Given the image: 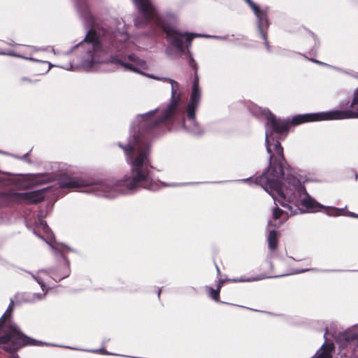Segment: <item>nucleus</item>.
Returning <instances> with one entry per match:
<instances>
[{
    "label": "nucleus",
    "instance_id": "aec40b11",
    "mask_svg": "<svg viewBox=\"0 0 358 358\" xmlns=\"http://www.w3.org/2000/svg\"><path fill=\"white\" fill-rule=\"evenodd\" d=\"M128 59L129 61L133 62L136 65L139 66H144L145 65V62L141 59H140L136 55L130 54L128 56Z\"/></svg>",
    "mask_w": 358,
    "mask_h": 358
},
{
    "label": "nucleus",
    "instance_id": "c85d7f7f",
    "mask_svg": "<svg viewBox=\"0 0 358 358\" xmlns=\"http://www.w3.org/2000/svg\"><path fill=\"white\" fill-rule=\"evenodd\" d=\"M358 178V176L357 173H355V180H357Z\"/></svg>",
    "mask_w": 358,
    "mask_h": 358
},
{
    "label": "nucleus",
    "instance_id": "f8f14e48",
    "mask_svg": "<svg viewBox=\"0 0 358 358\" xmlns=\"http://www.w3.org/2000/svg\"><path fill=\"white\" fill-rule=\"evenodd\" d=\"M267 125L271 133L283 135L289 132L290 123L288 120L277 118L273 114H271L267 119Z\"/></svg>",
    "mask_w": 358,
    "mask_h": 358
},
{
    "label": "nucleus",
    "instance_id": "f3484780",
    "mask_svg": "<svg viewBox=\"0 0 358 358\" xmlns=\"http://www.w3.org/2000/svg\"><path fill=\"white\" fill-rule=\"evenodd\" d=\"M201 99V91L199 88L192 87L189 102L199 105Z\"/></svg>",
    "mask_w": 358,
    "mask_h": 358
},
{
    "label": "nucleus",
    "instance_id": "9b49d317",
    "mask_svg": "<svg viewBox=\"0 0 358 358\" xmlns=\"http://www.w3.org/2000/svg\"><path fill=\"white\" fill-rule=\"evenodd\" d=\"M58 184L61 188H80L90 185L88 180L78 176L72 173H64L60 174L58 178Z\"/></svg>",
    "mask_w": 358,
    "mask_h": 358
},
{
    "label": "nucleus",
    "instance_id": "20e7f679",
    "mask_svg": "<svg viewBox=\"0 0 358 358\" xmlns=\"http://www.w3.org/2000/svg\"><path fill=\"white\" fill-rule=\"evenodd\" d=\"M14 302L11 301L7 310L0 318V348L18 358L15 352L20 349L31 345L41 346L43 342L30 338L23 334L17 327L11 322Z\"/></svg>",
    "mask_w": 358,
    "mask_h": 358
},
{
    "label": "nucleus",
    "instance_id": "a878e982",
    "mask_svg": "<svg viewBox=\"0 0 358 358\" xmlns=\"http://www.w3.org/2000/svg\"><path fill=\"white\" fill-rule=\"evenodd\" d=\"M226 282L225 280H223V279H220L219 281H218V283L217 285V288L220 290H221V288L222 287L223 285L224 284V282Z\"/></svg>",
    "mask_w": 358,
    "mask_h": 358
},
{
    "label": "nucleus",
    "instance_id": "2eb2a0df",
    "mask_svg": "<svg viewBox=\"0 0 358 358\" xmlns=\"http://www.w3.org/2000/svg\"><path fill=\"white\" fill-rule=\"evenodd\" d=\"M333 343L324 344L317 353V358H331V352L334 350Z\"/></svg>",
    "mask_w": 358,
    "mask_h": 358
},
{
    "label": "nucleus",
    "instance_id": "393cba45",
    "mask_svg": "<svg viewBox=\"0 0 358 358\" xmlns=\"http://www.w3.org/2000/svg\"><path fill=\"white\" fill-rule=\"evenodd\" d=\"M20 82L21 84H32L34 83L32 80L26 77L22 78Z\"/></svg>",
    "mask_w": 358,
    "mask_h": 358
},
{
    "label": "nucleus",
    "instance_id": "9d476101",
    "mask_svg": "<svg viewBox=\"0 0 358 358\" xmlns=\"http://www.w3.org/2000/svg\"><path fill=\"white\" fill-rule=\"evenodd\" d=\"M250 8L253 10L255 15L257 18V27L259 31L261 34L262 39L264 41V45L267 49L269 50V44L267 37L266 30L269 27L270 22L268 17V8L261 9L256 3L252 0H244Z\"/></svg>",
    "mask_w": 358,
    "mask_h": 358
},
{
    "label": "nucleus",
    "instance_id": "bb28decb",
    "mask_svg": "<svg viewBox=\"0 0 358 358\" xmlns=\"http://www.w3.org/2000/svg\"><path fill=\"white\" fill-rule=\"evenodd\" d=\"M215 267H216V270H217V273L218 275H220V273H221L220 269L219 266L217 264H215Z\"/></svg>",
    "mask_w": 358,
    "mask_h": 358
},
{
    "label": "nucleus",
    "instance_id": "dca6fc26",
    "mask_svg": "<svg viewBox=\"0 0 358 358\" xmlns=\"http://www.w3.org/2000/svg\"><path fill=\"white\" fill-rule=\"evenodd\" d=\"M199 105L194 104L193 103L188 102L186 107V113L187 117L190 121H195L196 120V110L197 109Z\"/></svg>",
    "mask_w": 358,
    "mask_h": 358
},
{
    "label": "nucleus",
    "instance_id": "c756f323",
    "mask_svg": "<svg viewBox=\"0 0 358 358\" xmlns=\"http://www.w3.org/2000/svg\"><path fill=\"white\" fill-rule=\"evenodd\" d=\"M37 281L38 282V284H41V285H43L42 283L38 279H37Z\"/></svg>",
    "mask_w": 358,
    "mask_h": 358
},
{
    "label": "nucleus",
    "instance_id": "1a4fd4ad",
    "mask_svg": "<svg viewBox=\"0 0 358 358\" xmlns=\"http://www.w3.org/2000/svg\"><path fill=\"white\" fill-rule=\"evenodd\" d=\"M344 119L345 118L343 117V110H336L329 112L296 115L292 117L289 123L290 125L296 126L310 122Z\"/></svg>",
    "mask_w": 358,
    "mask_h": 358
},
{
    "label": "nucleus",
    "instance_id": "423d86ee",
    "mask_svg": "<svg viewBox=\"0 0 358 358\" xmlns=\"http://www.w3.org/2000/svg\"><path fill=\"white\" fill-rule=\"evenodd\" d=\"M178 83L176 81L171 83V101L167 108L162 112L160 117L148 122L144 127L148 131H151L161 125L172 122L173 117L178 108L180 96L177 94Z\"/></svg>",
    "mask_w": 358,
    "mask_h": 358
},
{
    "label": "nucleus",
    "instance_id": "7c9ffc66",
    "mask_svg": "<svg viewBox=\"0 0 358 358\" xmlns=\"http://www.w3.org/2000/svg\"><path fill=\"white\" fill-rule=\"evenodd\" d=\"M160 294H161V291H159L158 293L159 296H160Z\"/></svg>",
    "mask_w": 358,
    "mask_h": 358
},
{
    "label": "nucleus",
    "instance_id": "39448f33",
    "mask_svg": "<svg viewBox=\"0 0 358 358\" xmlns=\"http://www.w3.org/2000/svg\"><path fill=\"white\" fill-rule=\"evenodd\" d=\"M115 38V34L107 29L92 28L86 34L84 41L92 45L94 52H107L119 48L118 43Z\"/></svg>",
    "mask_w": 358,
    "mask_h": 358
},
{
    "label": "nucleus",
    "instance_id": "f03ea898",
    "mask_svg": "<svg viewBox=\"0 0 358 358\" xmlns=\"http://www.w3.org/2000/svg\"><path fill=\"white\" fill-rule=\"evenodd\" d=\"M266 150L270 154V164L268 169L260 176L255 178H250V180L257 185L261 186L268 192L274 199L276 194L279 198L278 201L283 206L287 207V203L294 201V198L292 196H287L282 189V183L280 179L282 178L286 180V177L289 174L285 173L283 163H286V160L283 153V148L278 141H275L274 144V150L276 155L272 154L271 148L270 141L266 134Z\"/></svg>",
    "mask_w": 358,
    "mask_h": 358
},
{
    "label": "nucleus",
    "instance_id": "cd10ccee",
    "mask_svg": "<svg viewBox=\"0 0 358 358\" xmlns=\"http://www.w3.org/2000/svg\"><path fill=\"white\" fill-rule=\"evenodd\" d=\"M155 113V110H153L147 114L148 116H152Z\"/></svg>",
    "mask_w": 358,
    "mask_h": 358
},
{
    "label": "nucleus",
    "instance_id": "b1692460",
    "mask_svg": "<svg viewBox=\"0 0 358 358\" xmlns=\"http://www.w3.org/2000/svg\"><path fill=\"white\" fill-rule=\"evenodd\" d=\"M39 226L41 227V229L44 231H47L48 229V226L47 225L46 222L42 220H41L39 221V223H38Z\"/></svg>",
    "mask_w": 358,
    "mask_h": 358
},
{
    "label": "nucleus",
    "instance_id": "412c9836",
    "mask_svg": "<svg viewBox=\"0 0 358 358\" xmlns=\"http://www.w3.org/2000/svg\"><path fill=\"white\" fill-rule=\"evenodd\" d=\"M117 63L120 64L123 67L126 68L127 69H129V70L134 71V72H137L138 71L136 68L134 66V64H129V63H127V62H122V61H121L120 59L117 60Z\"/></svg>",
    "mask_w": 358,
    "mask_h": 358
},
{
    "label": "nucleus",
    "instance_id": "4468645a",
    "mask_svg": "<svg viewBox=\"0 0 358 358\" xmlns=\"http://www.w3.org/2000/svg\"><path fill=\"white\" fill-rule=\"evenodd\" d=\"M278 232L275 230H271L267 238L268 245L271 250L273 251L278 246Z\"/></svg>",
    "mask_w": 358,
    "mask_h": 358
},
{
    "label": "nucleus",
    "instance_id": "5701e85b",
    "mask_svg": "<svg viewBox=\"0 0 358 358\" xmlns=\"http://www.w3.org/2000/svg\"><path fill=\"white\" fill-rule=\"evenodd\" d=\"M283 214V210L278 207L274 208L273 210V217L275 220L280 219Z\"/></svg>",
    "mask_w": 358,
    "mask_h": 358
},
{
    "label": "nucleus",
    "instance_id": "4be33fe9",
    "mask_svg": "<svg viewBox=\"0 0 358 358\" xmlns=\"http://www.w3.org/2000/svg\"><path fill=\"white\" fill-rule=\"evenodd\" d=\"M345 340L348 343L358 341V334L348 333L345 335Z\"/></svg>",
    "mask_w": 358,
    "mask_h": 358
},
{
    "label": "nucleus",
    "instance_id": "a211bd4d",
    "mask_svg": "<svg viewBox=\"0 0 358 358\" xmlns=\"http://www.w3.org/2000/svg\"><path fill=\"white\" fill-rule=\"evenodd\" d=\"M206 289L208 290V294L210 299H212L215 302H220V290L217 288L213 289L211 287H207Z\"/></svg>",
    "mask_w": 358,
    "mask_h": 358
},
{
    "label": "nucleus",
    "instance_id": "7ed1b4c3",
    "mask_svg": "<svg viewBox=\"0 0 358 358\" xmlns=\"http://www.w3.org/2000/svg\"><path fill=\"white\" fill-rule=\"evenodd\" d=\"M141 17H137L135 20L136 26L153 24L162 29L166 34V39L170 44L176 47L180 52H185L184 41L187 45L191 44L193 36L188 33L181 34L173 27L167 24L159 15L157 10L149 0H134Z\"/></svg>",
    "mask_w": 358,
    "mask_h": 358
},
{
    "label": "nucleus",
    "instance_id": "2f4dec72",
    "mask_svg": "<svg viewBox=\"0 0 358 358\" xmlns=\"http://www.w3.org/2000/svg\"><path fill=\"white\" fill-rule=\"evenodd\" d=\"M313 358H317V357H313Z\"/></svg>",
    "mask_w": 358,
    "mask_h": 358
},
{
    "label": "nucleus",
    "instance_id": "0eeeda50",
    "mask_svg": "<svg viewBox=\"0 0 358 358\" xmlns=\"http://www.w3.org/2000/svg\"><path fill=\"white\" fill-rule=\"evenodd\" d=\"M285 178L286 181L294 187L299 196L304 195V197L301 201V205L306 208L307 212H325L329 214V209L327 208L310 196L307 192L305 186L300 183V181L296 176L292 174H288Z\"/></svg>",
    "mask_w": 358,
    "mask_h": 358
},
{
    "label": "nucleus",
    "instance_id": "ddd939ff",
    "mask_svg": "<svg viewBox=\"0 0 358 358\" xmlns=\"http://www.w3.org/2000/svg\"><path fill=\"white\" fill-rule=\"evenodd\" d=\"M342 110L345 119L358 118V87L353 92L349 108Z\"/></svg>",
    "mask_w": 358,
    "mask_h": 358
},
{
    "label": "nucleus",
    "instance_id": "f257e3e1",
    "mask_svg": "<svg viewBox=\"0 0 358 358\" xmlns=\"http://www.w3.org/2000/svg\"><path fill=\"white\" fill-rule=\"evenodd\" d=\"M119 146L124 150L127 161L131 166V173L115 182L100 184L99 189L104 192L103 196L110 197L113 196V192H117L126 194L139 187L155 190L157 185L152 179L149 170L151 166L150 144L134 137L132 144L123 145L120 143Z\"/></svg>",
    "mask_w": 358,
    "mask_h": 358
},
{
    "label": "nucleus",
    "instance_id": "6e6552de",
    "mask_svg": "<svg viewBox=\"0 0 358 358\" xmlns=\"http://www.w3.org/2000/svg\"><path fill=\"white\" fill-rule=\"evenodd\" d=\"M45 192L46 189L22 193L9 191L1 193V199L6 205L21 203L36 204L44 200Z\"/></svg>",
    "mask_w": 358,
    "mask_h": 358
},
{
    "label": "nucleus",
    "instance_id": "6ab92c4d",
    "mask_svg": "<svg viewBox=\"0 0 358 358\" xmlns=\"http://www.w3.org/2000/svg\"><path fill=\"white\" fill-rule=\"evenodd\" d=\"M190 65L194 69V76L192 87L199 88V76H198V73H197V69H196L195 62L194 60L191 61Z\"/></svg>",
    "mask_w": 358,
    "mask_h": 358
}]
</instances>
